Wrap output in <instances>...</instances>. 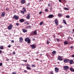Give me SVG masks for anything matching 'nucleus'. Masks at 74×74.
Returning <instances> with one entry per match:
<instances>
[{
    "instance_id": "obj_1",
    "label": "nucleus",
    "mask_w": 74,
    "mask_h": 74,
    "mask_svg": "<svg viewBox=\"0 0 74 74\" xmlns=\"http://www.w3.org/2000/svg\"><path fill=\"white\" fill-rule=\"evenodd\" d=\"M31 34L32 36L36 35L37 34V31L36 30L34 31V32H32Z\"/></svg>"
},
{
    "instance_id": "obj_2",
    "label": "nucleus",
    "mask_w": 74,
    "mask_h": 74,
    "mask_svg": "<svg viewBox=\"0 0 74 74\" xmlns=\"http://www.w3.org/2000/svg\"><path fill=\"white\" fill-rule=\"evenodd\" d=\"M69 69V67L68 66H64V69L65 71H67V69Z\"/></svg>"
},
{
    "instance_id": "obj_3",
    "label": "nucleus",
    "mask_w": 74,
    "mask_h": 74,
    "mask_svg": "<svg viewBox=\"0 0 74 74\" xmlns=\"http://www.w3.org/2000/svg\"><path fill=\"white\" fill-rule=\"evenodd\" d=\"M63 56H59L58 58V59L59 60H60V61H62V60H63Z\"/></svg>"
},
{
    "instance_id": "obj_4",
    "label": "nucleus",
    "mask_w": 74,
    "mask_h": 74,
    "mask_svg": "<svg viewBox=\"0 0 74 74\" xmlns=\"http://www.w3.org/2000/svg\"><path fill=\"white\" fill-rule=\"evenodd\" d=\"M19 17L16 15H14L13 16V19H15L16 20H18V19H19Z\"/></svg>"
},
{
    "instance_id": "obj_5",
    "label": "nucleus",
    "mask_w": 74,
    "mask_h": 74,
    "mask_svg": "<svg viewBox=\"0 0 74 74\" xmlns=\"http://www.w3.org/2000/svg\"><path fill=\"white\" fill-rule=\"evenodd\" d=\"M69 60H69V59H66L64 60V63H68V62H69Z\"/></svg>"
},
{
    "instance_id": "obj_6",
    "label": "nucleus",
    "mask_w": 74,
    "mask_h": 74,
    "mask_svg": "<svg viewBox=\"0 0 74 74\" xmlns=\"http://www.w3.org/2000/svg\"><path fill=\"white\" fill-rule=\"evenodd\" d=\"M8 30H11L12 29V25L10 24L9 26L8 27Z\"/></svg>"
},
{
    "instance_id": "obj_7",
    "label": "nucleus",
    "mask_w": 74,
    "mask_h": 74,
    "mask_svg": "<svg viewBox=\"0 0 74 74\" xmlns=\"http://www.w3.org/2000/svg\"><path fill=\"white\" fill-rule=\"evenodd\" d=\"M5 14V12H2V13L1 14V16H4Z\"/></svg>"
},
{
    "instance_id": "obj_8",
    "label": "nucleus",
    "mask_w": 74,
    "mask_h": 74,
    "mask_svg": "<svg viewBox=\"0 0 74 74\" xmlns=\"http://www.w3.org/2000/svg\"><path fill=\"white\" fill-rule=\"evenodd\" d=\"M55 70L56 73H58L59 72V69L58 68L56 67Z\"/></svg>"
},
{
    "instance_id": "obj_9",
    "label": "nucleus",
    "mask_w": 74,
    "mask_h": 74,
    "mask_svg": "<svg viewBox=\"0 0 74 74\" xmlns=\"http://www.w3.org/2000/svg\"><path fill=\"white\" fill-rule=\"evenodd\" d=\"M53 16H53V14H50L48 16V18H53Z\"/></svg>"
},
{
    "instance_id": "obj_10",
    "label": "nucleus",
    "mask_w": 74,
    "mask_h": 74,
    "mask_svg": "<svg viewBox=\"0 0 74 74\" xmlns=\"http://www.w3.org/2000/svg\"><path fill=\"white\" fill-rule=\"evenodd\" d=\"M30 14H28L27 16L26 17V18L27 19H30Z\"/></svg>"
},
{
    "instance_id": "obj_11",
    "label": "nucleus",
    "mask_w": 74,
    "mask_h": 74,
    "mask_svg": "<svg viewBox=\"0 0 74 74\" xmlns=\"http://www.w3.org/2000/svg\"><path fill=\"white\" fill-rule=\"evenodd\" d=\"M69 63L70 64H73L74 63L73 60H70L69 61Z\"/></svg>"
},
{
    "instance_id": "obj_12",
    "label": "nucleus",
    "mask_w": 74,
    "mask_h": 74,
    "mask_svg": "<svg viewBox=\"0 0 74 74\" xmlns=\"http://www.w3.org/2000/svg\"><path fill=\"white\" fill-rule=\"evenodd\" d=\"M19 39L20 42H22V41H23V38L21 37H20Z\"/></svg>"
},
{
    "instance_id": "obj_13",
    "label": "nucleus",
    "mask_w": 74,
    "mask_h": 74,
    "mask_svg": "<svg viewBox=\"0 0 74 74\" xmlns=\"http://www.w3.org/2000/svg\"><path fill=\"white\" fill-rule=\"evenodd\" d=\"M30 47L32 48V49H34L36 48V46L34 45L33 44L30 45Z\"/></svg>"
},
{
    "instance_id": "obj_14",
    "label": "nucleus",
    "mask_w": 74,
    "mask_h": 74,
    "mask_svg": "<svg viewBox=\"0 0 74 74\" xmlns=\"http://www.w3.org/2000/svg\"><path fill=\"white\" fill-rule=\"evenodd\" d=\"M55 22L56 25H58V19H57V18L56 19Z\"/></svg>"
},
{
    "instance_id": "obj_15",
    "label": "nucleus",
    "mask_w": 74,
    "mask_h": 74,
    "mask_svg": "<svg viewBox=\"0 0 74 74\" xmlns=\"http://www.w3.org/2000/svg\"><path fill=\"white\" fill-rule=\"evenodd\" d=\"M19 21L21 22V23H23V22L25 21V20L23 18L21 19Z\"/></svg>"
},
{
    "instance_id": "obj_16",
    "label": "nucleus",
    "mask_w": 74,
    "mask_h": 74,
    "mask_svg": "<svg viewBox=\"0 0 74 74\" xmlns=\"http://www.w3.org/2000/svg\"><path fill=\"white\" fill-rule=\"evenodd\" d=\"M22 31L24 33H26V32H27V29H23Z\"/></svg>"
},
{
    "instance_id": "obj_17",
    "label": "nucleus",
    "mask_w": 74,
    "mask_h": 74,
    "mask_svg": "<svg viewBox=\"0 0 74 74\" xmlns=\"http://www.w3.org/2000/svg\"><path fill=\"white\" fill-rule=\"evenodd\" d=\"M70 70L71 71H72L73 72H74V69L72 67H71L70 68Z\"/></svg>"
},
{
    "instance_id": "obj_18",
    "label": "nucleus",
    "mask_w": 74,
    "mask_h": 74,
    "mask_svg": "<svg viewBox=\"0 0 74 74\" xmlns=\"http://www.w3.org/2000/svg\"><path fill=\"white\" fill-rule=\"evenodd\" d=\"M21 3L22 4H25V0H21Z\"/></svg>"
},
{
    "instance_id": "obj_19",
    "label": "nucleus",
    "mask_w": 74,
    "mask_h": 74,
    "mask_svg": "<svg viewBox=\"0 0 74 74\" xmlns=\"http://www.w3.org/2000/svg\"><path fill=\"white\" fill-rule=\"evenodd\" d=\"M58 17H61V16H62V14L61 13L58 14Z\"/></svg>"
},
{
    "instance_id": "obj_20",
    "label": "nucleus",
    "mask_w": 74,
    "mask_h": 74,
    "mask_svg": "<svg viewBox=\"0 0 74 74\" xmlns=\"http://www.w3.org/2000/svg\"><path fill=\"white\" fill-rule=\"evenodd\" d=\"M29 39V38H26L25 39V42H27L29 40V39Z\"/></svg>"
},
{
    "instance_id": "obj_21",
    "label": "nucleus",
    "mask_w": 74,
    "mask_h": 74,
    "mask_svg": "<svg viewBox=\"0 0 74 74\" xmlns=\"http://www.w3.org/2000/svg\"><path fill=\"white\" fill-rule=\"evenodd\" d=\"M64 45H67L68 44V42L66 41H65L64 42Z\"/></svg>"
},
{
    "instance_id": "obj_22",
    "label": "nucleus",
    "mask_w": 74,
    "mask_h": 74,
    "mask_svg": "<svg viewBox=\"0 0 74 74\" xmlns=\"http://www.w3.org/2000/svg\"><path fill=\"white\" fill-rule=\"evenodd\" d=\"M25 24H27V25H28L29 24V23L28 22V21H26L24 22Z\"/></svg>"
},
{
    "instance_id": "obj_23",
    "label": "nucleus",
    "mask_w": 74,
    "mask_h": 74,
    "mask_svg": "<svg viewBox=\"0 0 74 74\" xmlns=\"http://www.w3.org/2000/svg\"><path fill=\"white\" fill-rule=\"evenodd\" d=\"M52 53L53 55H55V54H56V51H53L52 52Z\"/></svg>"
},
{
    "instance_id": "obj_24",
    "label": "nucleus",
    "mask_w": 74,
    "mask_h": 74,
    "mask_svg": "<svg viewBox=\"0 0 74 74\" xmlns=\"http://www.w3.org/2000/svg\"><path fill=\"white\" fill-rule=\"evenodd\" d=\"M64 9L65 10H69V9L67 8H64Z\"/></svg>"
},
{
    "instance_id": "obj_25",
    "label": "nucleus",
    "mask_w": 74,
    "mask_h": 74,
    "mask_svg": "<svg viewBox=\"0 0 74 74\" xmlns=\"http://www.w3.org/2000/svg\"><path fill=\"white\" fill-rule=\"evenodd\" d=\"M27 70H31L32 69L31 68L27 66Z\"/></svg>"
},
{
    "instance_id": "obj_26",
    "label": "nucleus",
    "mask_w": 74,
    "mask_h": 74,
    "mask_svg": "<svg viewBox=\"0 0 74 74\" xmlns=\"http://www.w3.org/2000/svg\"><path fill=\"white\" fill-rule=\"evenodd\" d=\"M4 47H3V46H0V49H3Z\"/></svg>"
},
{
    "instance_id": "obj_27",
    "label": "nucleus",
    "mask_w": 74,
    "mask_h": 74,
    "mask_svg": "<svg viewBox=\"0 0 74 74\" xmlns=\"http://www.w3.org/2000/svg\"><path fill=\"white\" fill-rule=\"evenodd\" d=\"M63 22L65 24V25H66V24H67V23H66V21H65V20H63Z\"/></svg>"
},
{
    "instance_id": "obj_28",
    "label": "nucleus",
    "mask_w": 74,
    "mask_h": 74,
    "mask_svg": "<svg viewBox=\"0 0 74 74\" xmlns=\"http://www.w3.org/2000/svg\"><path fill=\"white\" fill-rule=\"evenodd\" d=\"M20 12L21 14H24V13H25L24 12H25L23 11H21Z\"/></svg>"
},
{
    "instance_id": "obj_29",
    "label": "nucleus",
    "mask_w": 74,
    "mask_h": 74,
    "mask_svg": "<svg viewBox=\"0 0 74 74\" xmlns=\"http://www.w3.org/2000/svg\"><path fill=\"white\" fill-rule=\"evenodd\" d=\"M27 42L28 44H29V43H30V39H29Z\"/></svg>"
},
{
    "instance_id": "obj_30",
    "label": "nucleus",
    "mask_w": 74,
    "mask_h": 74,
    "mask_svg": "<svg viewBox=\"0 0 74 74\" xmlns=\"http://www.w3.org/2000/svg\"><path fill=\"white\" fill-rule=\"evenodd\" d=\"M23 10L25 12H26V9H25V7H23Z\"/></svg>"
},
{
    "instance_id": "obj_31",
    "label": "nucleus",
    "mask_w": 74,
    "mask_h": 74,
    "mask_svg": "<svg viewBox=\"0 0 74 74\" xmlns=\"http://www.w3.org/2000/svg\"><path fill=\"white\" fill-rule=\"evenodd\" d=\"M43 23H44L43 22L41 21V22L40 23V25H42V24H43Z\"/></svg>"
},
{
    "instance_id": "obj_32",
    "label": "nucleus",
    "mask_w": 74,
    "mask_h": 74,
    "mask_svg": "<svg viewBox=\"0 0 74 74\" xmlns=\"http://www.w3.org/2000/svg\"><path fill=\"white\" fill-rule=\"evenodd\" d=\"M45 11L46 12H48V8L46 9L45 10Z\"/></svg>"
},
{
    "instance_id": "obj_33",
    "label": "nucleus",
    "mask_w": 74,
    "mask_h": 74,
    "mask_svg": "<svg viewBox=\"0 0 74 74\" xmlns=\"http://www.w3.org/2000/svg\"><path fill=\"white\" fill-rule=\"evenodd\" d=\"M22 61H23V62H27V60H22Z\"/></svg>"
},
{
    "instance_id": "obj_34",
    "label": "nucleus",
    "mask_w": 74,
    "mask_h": 74,
    "mask_svg": "<svg viewBox=\"0 0 74 74\" xmlns=\"http://www.w3.org/2000/svg\"><path fill=\"white\" fill-rule=\"evenodd\" d=\"M19 23H17L16 24V26H19Z\"/></svg>"
},
{
    "instance_id": "obj_35",
    "label": "nucleus",
    "mask_w": 74,
    "mask_h": 74,
    "mask_svg": "<svg viewBox=\"0 0 74 74\" xmlns=\"http://www.w3.org/2000/svg\"><path fill=\"white\" fill-rule=\"evenodd\" d=\"M50 74H54V73H53V71H50Z\"/></svg>"
},
{
    "instance_id": "obj_36",
    "label": "nucleus",
    "mask_w": 74,
    "mask_h": 74,
    "mask_svg": "<svg viewBox=\"0 0 74 74\" xmlns=\"http://www.w3.org/2000/svg\"><path fill=\"white\" fill-rule=\"evenodd\" d=\"M8 10H9V8H7L6 9V11H8Z\"/></svg>"
},
{
    "instance_id": "obj_37",
    "label": "nucleus",
    "mask_w": 74,
    "mask_h": 74,
    "mask_svg": "<svg viewBox=\"0 0 74 74\" xmlns=\"http://www.w3.org/2000/svg\"><path fill=\"white\" fill-rule=\"evenodd\" d=\"M42 11L40 12H39V14H42Z\"/></svg>"
},
{
    "instance_id": "obj_38",
    "label": "nucleus",
    "mask_w": 74,
    "mask_h": 74,
    "mask_svg": "<svg viewBox=\"0 0 74 74\" xmlns=\"http://www.w3.org/2000/svg\"><path fill=\"white\" fill-rule=\"evenodd\" d=\"M56 40L57 42H59V39H56Z\"/></svg>"
},
{
    "instance_id": "obj_39",
    "label": "nucleus",
    "mask_w": 74,
    "mask_h": 74,
    "mask_svg": "<svg viewBox=\"0 0 74 74\" xmlns=\"http://www.w3.org/2000/svg\"><path fill=\"white\" fill-rule=\"evenodd\" d=\"M66 18H69V16L67 15L66 16Z\"/></svg>"
},
{
    "instance_id": "obj_40",
    "label": "nucleus",
    "mask_w": 74,
    "mask_h": 74,
    "mask_svg": "<svg viewBox=\"0 0 74 74\" xmlns=\"http://www.w3.org/2000/svg\"><path fill=\"white\" fill-rule=\"evenodd\" d=\"M24 71L25 73H27V71H26V70H25Z\"/></svg>"
},
{
    "instance_id": "obj_41",
    "label": "nucleus",
    "mask_w": 74,
    "mask_h": 74,
    "mask_svg": "<svg viewBox=\"0 0 74 74\" xmlns=\"http://www.w3.org/2000/svg\"><path fill=\"white\" fill-rule=\"evenodd\" d=\"M12 74H16V73L15 72H12Z\"/></svg>"
},
{
    "instance_id": "obj_42",
    "label": "nucleus",
    "mask_w": 74,
    "mask_h": 74,
    "mask_svg": "<svg viewBox=\"0 0 74 74\" xmlns=\"http://www.w3.org/2000/svg\"><path fill=\"white\" fill-rule=\"evenodd\" d=\"M2 65H3V64H2V63H0V66H2Z\"/></svg>"
},
{
    "instance_id": "obj_43",
    "label": "nucleus",
    "mask_w": 74,
    "mask_h": 74,
    "mask_svg": "<svg viewBox=\"0 0 74 74\" xmlns=\"http://www.w3.org/2000/svg\"><path fill=\"white\" fill-rule=\"evenodd\" d=\"M36 54H38V53H39V52L38 51H37L36 52Z\"/></svg>"
},
{
    "instance_id": "obj_44",
    "label": "nucleus",
    "mask_w": 74,
    "mask_h": 74,
    "mask_svg": "<svg viewBox=\"0 0 74 74\" xmlns=\"http://www.w3.org/2000/svg\"><path fill=\"white\" fill-rule=\"evenodd\" d=\"M13 55H15V52H13L12 53Z\"/></svg>"
},
{
    "instance_id": "obj_45",
    "label": "nucleus",
    "mask_w": 74,
    "mask_h": 74,
    "mask_svg": "<svg viewBox=\"0 0 74 74\" xmlns=\"http://www.w3.org/2000/svg\"><path fill=\"white\" fill-rule=\"evenodd\" d=\"M32 67H35V65H32Z\"/></svg>"
},
{
    "instance_id": "obj_46",
    "label": "nucleus",
    "mask_w": 74,
    "mask_h": 74,
    "mask_svg": "<svg viewBox=\"0 0 74 74\" xmlns=\"http://www.w3.org/2000/svg\"><path fill=\"white\" fill-rule=\"evenodd\" d=\"M70 48L71 49H73V46H71L70 47Z\"/></svg>"
},
{
    "instance_id": "obj_47",
    "label": "nucleus",
    "mask_w": 74,
    "mask_h": 74,
    "mask_svg": "<svg viewBox=\"0 0 74 74\" xmlns=\"http://www.w3.org/2000/svg\"><path fill=\"white\" fill-rule=\"evenodd\" d=\"M8 48H10V47H11V45H9L8 46Z\"/></svg>"
},
{
    "instance_id": "obj_48",
    "label": "nucleus",
    "mask_w": 74,
    "mask_h": 74,
    "mask_svg": "<svg viewBox=\"0 0 74 74\" xmlns=\"http://www.w3.org/2000/svg\"><path fill=\"white\" fill-rule=\"evenodd\" d=\"M11 42H13V43H14V40H12L11 41Z\"/></svg>"
},
{
    "instance_id": "obj_49",
    "label": "nucleus",
    "mask_w": 74,
    "mask_h": 74,
    "mask_svg": "<svg viewBox=\"0 0 74 74\" xmlns=\"http://www.w3.org/2000/svg\"><path fill=\"white\" fill-rule=\"evenodd\" d=\"M1 52H2V51L1 50H0V54L1 53Z\"/></svg>"
},
{
    "instance_id": "obj_50",
    "label": "nucleus",
    "mask_w": 74,
    "mask_h": 74,
    "mask_svg": "<svg viewBox=\"0 0 74 74\" xmlns=\"http://www.w3.org/2000/svg\"><path fill=\"white\" fill-rule=\"evenodd\" d=\"M29 3H28L27 5V6H29Z\"/></svg>"
},
{
    "instance_id": "obj_51",
    "label": "nucleus",
    "mask_w": 74,
    "mask_h": 74,
    "mask_svg": "<svg viewBox=\"0 0 74 74\" xmlns=\"http://www.w3.org/2000/svg\"><path fill=\"white\" fill-rule=\"evenodd\" d=\"M72 58H74V54L72 55Z\"/></svg>"
},
{
    "instance_id": "obj_52",
    "label": "nucleus",
    "mask_w": 74,
    "mask_h": 74,
    "mask_svg": "<svg viewBox=\"0 0 74 74\" xmlns=\"http://www.w3.org/2000/svg\"><path fill=\"white\" fill-rule=\"evenodd\" d=\"M50 10H51V11H52V9L51 8H50Z\"/></svg>"
},
{
    "instance_id": "obj_53",
    "label": "nucleus",
    "mask_w": 74,
    "mask_h": 74,
    "mask_svg": "<svg viewBox=\"0 0 74 74\" xmlns=\"http://www.w3.org/2000/svg\"><path fill=\"white\" fill-rule=\"evenodd\" d=\"M27 66H29L30 65L29 64H27Z\"/></svg>"
},
{
    "instance_id": "obj_54",
    "label": "nucleus",
    "mask_w": 74,
    "mask_h": 74,
    "mask_svg": "<svg viewBox=\"0 0 74 74\" xmlns=\"http://www.w3.org/2000/svg\"><path fill=\"white\" fill-rule=\"evenodd\" d=\"M48 6H49V7H50V4H48Z\"/></svg>"
},
{
    "instance_id": "obj_55",
    "label": "nucleus",
    "mask_w": 74,
    "mask_h": 74,
    "mask_svg": "<svg viewBox=\"0 0 74 74\" xmlns=\"http://www.w3.org/2000/svg\"><path fill=\"white\" fill-rule=\"evenodd\" d=\"M59 1L60 3L62 2V1H61V0H59Z\"/></svg>"
},
{
    "instance_id": "obj_56",
    "label": "nucleus",
    "mask_w": 74,
    "mask_h": 74,
    "mask_svg": "<svg viewBox=\"0 0 74 74\" xmlns=\"http://www.w3.org/2000/svg\"><path fill=\"white\" fill-rule=\"evenodd\" d=\"M60 28H62V26H60Z\"/></svg>"
},
{
    "instance_id": "obj_57",
    "label": "nucleus",
    "mask_w": 74,
    "mask_h": 74,
    "mask_svg": "<svg viewBox=\"0 0 74 74\" xmlns=\"http://www.w3.org/2000/svg\"><path fill=\"white\" fill-rule=\"evenodd\" d=\"M72 31H73V32H74V29H73Z\"/></svg>"
},
{
    "instance_id": "obj_58",
    "label": "nucleus",
    "mask_w": 74,
    "mask_h": 74,
    "mask_svg": "<svg viewBox=\"0 0 74 74\" xmlns=\"http://www.w3.org/2000/svg\"><path fill=\"white\" fill-rule=\"evenodd\" d=\"M71 40H73V38L71 37Z\"/></svg>"
},
{
    "instance_id": "obj_59",
    "label": "nucleus",
    "mask_w": 74,
    "mask_h": 74,
    "mask_svg": "<svg viewBox=\"0 0 74 74\" xmlns=\"http://www.w3.org/2000/svg\"><path fill=\"white\" fill-rule=\"evenodd\" d=\"M36 60H38V59L37 58V59H36Z\"/></svg>"
},
{
    "instance_id": "obj_60",
    "label": "nucleus",
    "mask_w": 74,
    "mask_h": 74,
    "mask_svg": "<svg viewBox=\"0 0 74 74\" xmlns=\"http://www.w3.org/2000/svg\"><path fill=\"white\" fill-rule=\"evenodd\" d=\"M47 44H49V42H48L47 41Z\"/></svg>"
},
{
    "instance_id": "obj_61",
    "label": "nucleus",
    "mask_w": 74,
    "mask_h": 74,
    "mask_svg": "<svg viewBox=\"0 0 74 74\" xmlns=\"http://www.w3.org/2000/svg\"><path fill=\"white\" fill-rule=\"evenodd\" d=\"M26 29H28V27H26Z\"/></svg>"
},
{
    "instance_id": "obj_62",
    "label": "nucleus",
    "mask_w": 74,
    "mask_h": 74,
    "mask_svg": "<svg viewBox=\"0 0 74 74\" xmlns=\"http://www.w3.org/2000/svg\"><path fill=\"white\" fill-rule=\"evenodd\" d=\"M58 64H59V63H60L59 62H58Z\"/></svg>"
},
{
    "instance_id": "obj_63",
    "label": "nucleus",
    "mask_w": 74,
    "mask_h": 74,
    "mask_svg": "<svg viewBox=\"0 0 74 74\" xmlns=\"http://www.w3.org/2000/svg\"><path fill=\"white\" fill-rule=\"evenodd\" d=\"M28 27H30V26H28Z\"/></svg>"
},
{
    "instance_id": "obj_64",
    "label": "nucleus",
    "mask_w": 74,
    "mask_h": 74,
    "mask_svg": "<svg viewBox=\"0 0 74 74\" xmlns=\"http://www.w3.org/2000/svg\"><path fill=\"white\" fill-rule=\"evenodd\" d=\"M39 1H41V0H40Z\"/></svg>"
}]
</instances>
